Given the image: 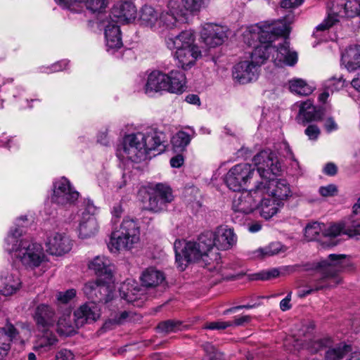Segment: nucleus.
<instances>
[{
    "instance_id": "nucleus-59",
    "label": "nucleus",
    "mask_w": 360,
    "mask_h": 360,
    "mask_svg": "<svg viewBox=\"0 0 360 360\" xmlns=\"http://www.w3.org/2000/svg\"><path fill=\"white\" fill-rule=\"evenodd\" d=\"M184 162V157L181 155H177L170 160V165L172 167L179 168Z\"/></svg>"
},
{
    "instance_id": "nucleus-48",
    "label": "nucleus",
    "mask_w": 360,
    "mask_h": 360,
    "mask_svg": "<svg viewBox=\"0 0 360 360\" xmlns=\"http://www.w3.org/2000/svg\"><path fill=\"white\" fill-rule=\"evenodd\" d=\"M158 328L161 332L166 333L176 332L180 329V323L177 321L169 320L160 323Z\"/></svg>"
},
{
    "instance_id": "nucleus-53",
    "label": "nucleus",
    "mask_w": 360,
    "mask_h": 360,
    "mask_svg": "<svg viewBox=\"0 0 360 360\" xmlns=\"http://www.w3.org/2000/svg\"><path fill=\"white\" fill-rule=\"evenodd\" d=\"M271 256L273 255L269 245L264 248H259L252 252V257L254 258H264Z\"/></svg>"
},
{
    "instance_id": "nucleus-64",
    "label": "nucleus",
    "mask_w": 360,
    "mask_h": 360,
    "mask_svg": "<svg viewBox=\"0 0 360 360\" xmlns=\"http://www.w3.org/2000/svg\"><path fill=\"white\" fill-rule=\"evenodd\" d=\"M351 85L356 91L360 92V72L351 81Z\"/></svg>"
},
{
    "instance_id": "nucleus-17",
    "label": "nucleus",
    "mask_w": 360,
    "mask_h": 360,
    "mask_svg": "<svg viewBox=\"0 0 360 360\" xmlns=\"http://www.w3.org/2000/svg\"><path fill=\"white\" fill-rule=\"evenodd\" d=\"M30 335L31 330L27 326H22L20 330L15 329L11 324L0 328V360L7 355L12 340L23 343Z\"/></svg>"
},
{
    "instance_id": "nucleus-55",
    "label": "nucleus",
    "mask_w": 360,
    "mask_h": 360,
    "mask_svg": "<svg viewBox=\"0 0 360 360\" xmlns=\"http://www.w3.org/2000/svg\"><path fill=\"white\" fill-rule=\"evenodd\" d=\"M56 360H74V354L70 350L63 349L56 354Z\"/></svg>"
},
{
    "instance_id": "nucleus-43",
    "label": "nucleus",
    "mask_w": 360,
    "mask_h": 360,
    "mask_svg": "<svg viewBox=\"0 0 360 360\" xmlns=\"http://www.w3.org/2000/svg\"><path fill=\"white\" fill-rule=\"evenodd\" d=\"M87 1L88 0H55V1L63 8L75 12L81 11Z\"/></svg>"
},
{
    "instance_id": "nucleus-62",
    "label": "nucleus",
    "mask_w": 360,
    "mask_h": 360,
    "mask_svg": "<svg viewBox=\"0 0 360 360\" xmlns=\"http://www.w3.org/2000/svg\"><path fill=\"white\" fill-rule=\"evenodd\" d=\"M323 172L330 176L335 175L337 172V167L333 163H328L324 167Z\"/></svg>"
},
{
    "instance_id": "nucleus-10",
    "label": "nucleus",
    "mask_w": 360,
    "mask_h": 360,
    "mask_svg": "<svg viewBox=\"0 0 360 360\" xmlns=\"http://www.w3.org/2000/svg\"><path fill=\"white\" fill-rule=\"evenodd\" d=\"M98 207L90 199H84L77 211L80 216L79 220L78 235L83 239L94 236L98 231L99 226L94 215Z\"/></svg>"
},
{
    "instance_id": "nucleus-9",
    "label": "nucleus",
    "mask_w": 360,
    "mask_h": 360,
    "mask_svg": "<svg viewBox=\"0 0 360 360\" xmlns=\"http://www.w3.org/2000/svg\"><path fill=\"white\" fill-rule=\"evenodd\" d=\"M252 162H254L252 160ZM255 163V162H253ZM261 180L255 164L240 163L232 167L226 173L224 181L233 191H240L248 187L252 181Z\"/></svg>"
},
{
    "instance_id": "nucleus-38",
    "label": "nucleus",
    "mask_w": 360,
    "mask_h": 360,
    "mask_svg": "<svg viewBox=\"0 0 360 360\" xmlns=\"http://www.w3.org/2000/svg\"><path fill=\"white\" fill-rule=\"evenodd\" d=\"M326 352V360H341L344 356L350 351V346L345 343H339L335 346H332V342Z\"/></svg>"
},
{
    "instance_id": "nucleus-33",
    "label": "nucleus",
    "mask_w": 360,
    "mask_h": 360,
    "mask_svg": "<svg viewBox=\"0 0 360 360\" xmlns=\"http://www.w3.org/2000/svg\"><path fill=\"white\" fill-rule=\"evenodd\" d=\"M345 228L343 222L333 224L327 227L324 225L322 244L326 247L335 246L337 244L335 238L344 231Z\"/></svg>"
},
{
    "instance_id": "nucleus-50",
    "label": "nucleus",
    "mask_w": 360,
    "mask_h": 360,
    "mask_svg": "<svg viewBox=\"0 0 360 360\" xmlns=\"http://www.w3.org/2000/svg\"><path fill=\"white\" fill-rule=\"evenodd\" d=\"M69 62L63 60L53 64L51 67L46 68V70H42L46 73H51L66 70L68 67Z\"/></svg>"
},
{
    "instance_id": "nucleus-14",
    "label": "nucleus",
    "mask_w": 360,
    "mask_h": 360,
    "mask_svg": "<svg viewBox=\"0 0 360 360\" xmlns=\"http://www.w3.org/2000/svg\"><path fill=\"white\" fill-rule=\"evenodd\" d=\"M290 27L288 32L283 34H276L274 41L271 44V54L274 63L277 66L294 65L297 61V55L296 52L292 51L289 49V42L286 38H280L279 36L286 37L290 32Z\"/></svg>"
},
{
    "instance_id": "nucleus-37",
    "label": "nucleus",
    "mask_w": 360,
    "mask_h": 360,
    "mask_svg": "<svg viewBox=\"0 0 360 360\" xmlns=\"http://www.w3.org/2000/svg\"><path fill=\"white\" fill-rule=\"evenodd\" d=\"M298 116L303 121L310 122L321 119V113L316 110L311 101H307L300 103Z\"/></svg>"
},
{
    "instance_id": "nucleus-47",
    "label": "nucleus",
    "mask_w": 360,
    "mask_h": 360,
    "mask_svg": "<svg viewBox=\"0 0 360 360\" xmlns=\"http://www.w3.org/2000/svg\"><path fill=\"white\" fill-rule=\"evenodd\" d=\"M279 274V271L277 269H271L253 274L252 276V279L262 281L270 280L278 277Z\"/></svg>"
},
{
    "instance_id": "nucleus-30",
    "label": "nucleus",
    "mask_w": 360,
    "mask_h": 360,
    "mask_svg": "<svg viewBox=\"0 0 360 360\" xmlns=\"http://www.w3.org/2000/svg\"><path fill=\"white\" fill-rule=\"evenodd\" d=\"M0 283V293L6 296L15 293L21 286L18 276L8 271L1 273Z\"/></svg>"
},
{
    "instance_id": "nucleus-25",
    "label": "nucleus",
    "mask_w": 360,
    "mask_h": 360,
    "mask_svg": "<svg viewBox=\"0 0 360 360\" xmlns=\"http://www.w3.org/2000/svg\"><path fill=\"white\" fill-rule=\"evenodd\" d=\"M136 8L131 1H119L116 3L111 10L109 19H114L115 22H131L136 17Z\"/></svg>"
},
{
    "instance_id": "nucleus-29",
    "label": "nucleus",
    "mask_w": 360,
    "mask_h": 360,
    "mask_svg": "<svg viewBox=\"0 0 360 360\" xmlns=\"http://www.w3.org/2000/svg\"><path fill=\"white\" fill-rule=\"evenodd\" d=\"M205 0H169V8L179 14L199 12Z\"/></svg>"
},
{
    "instance_id": "nucleus-12",
    "label": "nucleus",
    "mask_w": 360,
    "mask_h": 360,
    "mask_svg": "<svg viewBox=\"0 0 360 360\" xmlns=\"http://www.w3.org/2000/svg\"><path fill=\"white\" fill-rule=\"evenodd\" d=\"M349 263L346 255L330 254L327 259L319 262L316 268L323 275L324 278L330 281L327 286L334 287L341 281L337 276L338 273L347 267Z\"/></svg>"
},
{
    "instance_id": "nucleus-46",
    "label": "nucleus",
    "mask_w": 360,
    "mask_h": 360,
    "mask_svg": "<svg viewBox=\"0 0 360 360\" xmlns=\"http://www.w3.org/2000/svg\"><path fill=\"white\" fill-rule=\"evenodd\" d=\"M205 355L203 360H223V354L218 352L212 345L206 344L205 345Z\"/></svg>"
},
{
    "instance_id": "nucleus-41",
    "label": "nucleus",
    "mask_w": 360,
    "mask_h": 360,
    "mask_svg": "<svg viewBox=\"0 0 360 360\" xmlns=\"http://www.w3.org/2000/svg\"><path fill=\"white\" fill-rule=\"evenodd\" d=\"M289 88L292 92L301 96H307L312 93L313 89L302 79H293L289 82Z\"/></svg>"
},
{
    "instance_id": "nucleus-1",
    "label": "nucleus",
    "mask_w": 360,
    "mask_h": 360,
    "mask_svg": "<svg viewBox=\"0 0 360 360\" xmlns=\"http://www.w3.org/2000/svg\"><path fill=\"white\" fill-rule=\"evenodd\" d=\"M253 161L261 178L259 187L263 193L257 210L262 218L270 219L280 212L292 192L285 180L275 179L281 172V165L276 153L262 150L253 157Z\"/></svg>"
},
{
    "instance_id": "nucleus-52",
    "label": "nucleus",
    "mask_w": 360,
    "mask_h": 360,
    "mask_svg": "<svg viewBox=\"0 0 360 360\" xmlns=\"http://www.w3.org/2000/svg\"><path fill=\"white\" fill-rule=\"evenodd\" d=\"M319 193L323 197H330L337 194L338 189L336 186L333 184H329L326 186H321L319 188Z\"/></svg>"
},
{
    "instance_id": "nucleus-3",
    "label": "nucleus",
    "mask_w": 360,
    "mask_h": 360,
    "mask_svg": "<svg viewBox=\"0 0 360 360\" xmlns=\"http://www.w3.org/2000/svg\"><path fill=\"white\" fill-rule=\"evenodd\" d=\"M165 141L163 132L155 128H148L126 135L122 146L117 149V155L123 160L139 162L145 160L152 151L158 150Z\"/></svg>"
},
{
    "instance_id": "nucleus-27",
    "label": "nucleus",
    "mask_w": 360,
    "mask_h": 360,
    "mask_svg": "<svg viewBox=\"0 0 360 360\" xmlns=\"http://www.w3.org/2000/svg\"><path fill=\"white\" fill-rule=\"evenodd\" d=\"M54 309L46 304H40L36 308L33 318L37 328L41 330H49L56 323Z\"/></svg>"
},
{
    "instance_id": "nucleus-26",
    "label": "nucleus",
    "mask_w": 360,
    "mask_h": 360,
    "mask_svg": "<svg viewBox=\"0 0 360 360\" xmlns=\"http://www.w3.org/2000/svg\"><path fill=\"white\" fill-rule=\"evenodd\" d=\"M165 73L160 70L152 71L148 74L143 90L148 96L166 92Z\"/></svg>"
},
{
    "instance_id": "nucleus-4",
    "label": "nucleus",
    "mask_w": 360,
    "mask_h": 360,
    "mask_svg": "<svg viewBox=\"0 0 360 360\" xmlns=\"http://www.w3.org/2000/svg\"><path fill=\"white\" fill-rule=\"evenodd\" d=\"M210 234L202 233L195 241L176 240L174 248L176 255V262L178 268L184 271L188 264L198 262L207 266L211 271L219 272L221 266L218 262V255L213 254L207 243H210Z\"/></svg>"
},
{
    "instance_id": "nucleus-6",
    "label": "nucleus",
    "mask_w": 360,
    "mask_h": 360,
    "mask_svg": "<svg viewBox=\"0 0 360 360\" xmlns=\"http://www.w3.org/2000/svg\"><path fill=\"white\" fill-rule=\"evenodd\" d=\"M165 44L172 52L177 67L183 70L191 69L202 58V49L196 41L193 30H185L176 35L169 34L165 38Z\"/></svg>"
},
{
    "instance_id": "nucleus-57",
    "label": "nucleus",
    "mask_w": 360,
    "mask_h": 360,
    "mask_svg": "<svg viewBox=\"0 0 360 360\" xmlns=\"http://www.w3.org/2000/svg\"><path fill=\"white\" fill-rule=\"evenodd\" d=\"M304 0H282L281 6L283 8H293L300 6Z\"/></svg>"
},
{
    "instance_id": "nucleus-49",
    "label": "nucleus",
    "mask_w": 360,
    "mask_h": 360,
    "mask_svg": "<svg viewBox=\"0 0 360 360\" xmlns=\"http://www.w3.org/2000/svg\"><path fill=\"white\" fill-rule=\"evenodd\" d=\"M56 296L60 303L66 304L76 296V290L75 289H69L64 292H58Z\"/></svg>"
},
{
    "instance_id": "nucleus-7",
    "label": "nucleus",
    "mask_w": 360,
    "mask_h": 360,
    "mask_svg": "<svg viewBox=\"0 0 360 360\" xmlns=\"http://www.w3.org/2000/svg\"><path fill=\"white\" fill-rule=\"evenodd\" d=\"M140 240L139 223L127 217L124 218L120 227L111 233L108 247L111 252L131 250L139 245Z\"/></svg>"
},
{
    "instance_id": "nucleus-40",
    "label": "nucleus",
    "mask_w": 360,
    "mask_h": 360,
    "mask_svg": "<svg viewBox=\"0 0 360 360\" xmlns=\"http://www.w3.org/2000/svg\"><path fill=\"white\" fill-rule=\"evenodd\" d=\"M324 224L319 222L309 224L304 230V236L308 240H320L322 243Z\"/></svg>"
},
{
    "instance_id": "nucleus-42",
    "label": "nucleus",
    "mask_w": 360,
    "mask_h": 360,
    "mask_svg": "<svg viewBox=\"0 0 360 360\" xmlns=\"http://www.w3.org/2000/svg\"><path fill=\"white\" fill-rule=\"evenodd\" d=\"M346 86V81L342 75L333 77L326 82L325 86L330 92L338 91Z\"/></svg>"
},
{
    "instance_id": "nucleus-58",
    "label": "nucleus",
    "mask_w": 360,
    "mask_h": 360,
    "mask_svg": "<svg viewBox=\"0 0 360 360\" xmlns=\"http://www.w3.org/2000/svg\"><path fill=\"white\" fill-rule=\"evenodd\" d=\"M291 296H292V292H290L288 294V295L281 301L280 309L283 311H285L291 308V307H292V305L290 304Z\"/></svg>"
},
{
    "instance_id": "nucleus-61",
    "label": "nucleus",
    "mask_w": 360,
    "mask_h": 360,
    "mask_svg": "<svg viewBox=\"0 0 360 360\" xmlns=\"http://www.w3.org/2000/svg\"><path fill=\"white\" fill-rule=\"evenodd\" d=\"M185 101L190 104L195 105H200V100L198 95L196 94H188L186 97Z\"/></svg>"
},
{
    "instance_id": "nucleus-44",
    "label": "nucleus",
    "mask_w": 360,
    "mask_h": 360,
    "mask_svg": "<svg viewBox=\"0 0 360 360\" xmlns=\"http://www.w3.org/2000/svg\"><path fill=\"white\" fill-rule=\"evenodd\" d=\"M108 4V0H88L84 6L93 13H101L105 10Z\"/></svg>"
},
{
    "instance_id": "nucleus-28",
    "label": "nucleus",
    "mask_w": 360,
    "mask_h": 360,
    "mask_svg": "<svg viewBox=\"0 0 360 360\" xmlns=\"http://www.w3.org/2000/svg\"><path fill=\"white\" fill-rule=\"evenodd\" d=\"M166 92L181 94L186 89V77L180 70L174 69L165 73Z\"/></svg>"
},
{
    "instance_id": "nucleus-2",
    "label": "nucleus",
    "mask_w": 360,
    "mask_h": 360,
    "mask_svg": "<svg viewBox=\"0 0 360 360\" xmlns=\"http://www.w3.org/2000/svg\"><path fill=\"white\" fill-rule=\"evenodd\" d=\"M295 20L292 13L283 19L273 22H262L246 27L243 32L245 43L255 46L250 60L260 67L271 53V44L276 34H283L290 30V24Z\"/></svg>"
},
{
    "instance_id": "nucleus-31",
    "label": "nucleus",
    "mask_w": 360,
    "mask_h": 360,
    "mask_svg": "<svg viewBox=\"0 0 360 360\" xmlns=\"http://www.w3.org/2000/svg\"><path fill=\"white\" fill-rule=\"evenodd\" d=\"M159 15L152 6L146 5L140 11L139 21L142 26L156 30L159 28Z\"/></svg>"
},
{
    "instance_id": "nucleus-8",
    "label": "nucleus",
    "mask_w": 360,
    "mask_h": 360,
    "mask_svg": "<svg viewBox=\"0 0 360 360\" xmlns=\"http://www.w3.org/2000/svg\"><path fill=\"white\" fill-rule=\"evenodd\" d=\"M74 316L75 320L72 321L70 311L60 316L56 323V330L60 335H72L79 327L96 321L100 316V309L94 303H86L75 311Z\"/></svg>"
},
{
    "instance_id": "nucleus-63",
    "label": "nucleus",
    "mask_w": 360,
    "mask_h": 360,
    "mask_svg": "<svg viewBox=\"0 0 360 360\" xmlns=\"http://www.w3.org/2000/svg\"><path fill=\"white\" fill-rule=\"evenodd\" d=\"M325 128L328 132H331L338 129V125L332 118H328L325 122Z\"/></svg>"
},
{
    "instance_id": "nucleus-13",
    "label": "nucleus",
    "mask_w": 360,
    "mask_h": 360,
    "mask_svg": "<svg viewBox=\"0 0 360 360\" xmlns=\"http://www.w3.org/2000/svg\"><path fill=\"white\" fill-rule=\"evenodd\" d=\"M52 190L51 201L63 207L75 205L80 196L70 181L65 176L53 181Z\"/></svg>"
},
{
    "instance_id": "nucleus-51",
    "label": "nucleus",
    "mask_w": 360,
    "mask_h": 360,
    "mask_svg": "<svg viewBox=\"0 0 360 360\" xmlns=\"http://www.w3.org/2000/svg\"><path fill=\"white\" fill-rule=\"evenodd\" d=\"M232 321H214L207 323L205 326V329L210 330H219V329H225L227 327L232 326Z\"/></svg>"
},
{
    "instance_id": "nucleus-5",
    "label": "nucleus",
    "mask_w": 360,
    "mask_h": 360,
    "mask_svg": "<svg viewBox=\"0 0 360 360\" xmlns=\"http://www.w3.org/2000/svg\"><path fill=\"white\" fill-rule=\"evenodd\" d=\"M21 229L9 231L4 240V250L11 257L27 269H34L46 261V254L42 245L30 240L20 238Z\"/></svg>"
},
{
    "instance_id": "nucleus-20",
    "label": "nucleus",
    "mask_w": 360,
    "mask_h": 360,
    "mask_svg": "<svg viewBox=\"0 0 360 360\" xmlns=\"http://www.w3.org/2000/svg\"><path fill=\"white\" fill-rule=\"evenodd\" d=\"M259 67L250 60L238 63L233 68V80L240 84L252 82L258 78Z\"/></svg>"
},
{
    "instance_id": "nucleus-56",
    "label": "nucleus",
    "mask_w": 360,
    "mask_h": 360,
    "mask_svg": "<svg viewBox=\"0 0 360 360\" xmlns=\"http://www.w3.org/2000/svg\"><path fill=\"white\" fill-rule=\"evenodd\" d=\"M124 212V209L121 202L115 203L111 208V214L113 219H119Z\"/></svg>"
},
{
    "instance_id": "nucleus-45",
    "label": "nucleus",
    "mask_w": 360,
    "mask_h": 360,
    "mask_svg": "<svg viewBox=\"0 0 360 360\" xmlns=\"http://www.w3.org/2000/svg\"><path fill=\"white\" fill-rule=\"evenodd\" d=\"M330 342V338H319L309 342L306 347L311 352H316L323 347L326 348Z\"/></svg>"
},
{
    "instance_id": "nucleus-34",
    "label": "nucleus",
    "mask_w": 360,
    "mask_h": 360,
    "mask_svg": "<svg viewBox=\"0 0 360 360\" xmlns=\"http://www.w3.org/2000/svg\"><path fill=\"white\" fill-rule=\"evenodd\" d=\"M167 12H163L159 15V27L161 25L165 26L167 29L172 30L179 26L181 21H184L186 14H179L169 8V1L167 4Z\"/></svg>"
},
{
    "instance_id": "nucleus-35",
    "label": "nucleus",
    "mask_w": 360,
    "mask_h": 360,
    "mask_svg": "<svg viewBox=\"0 0 360 360\" xmlns=\"http://www.w3.org/2000/svg\"><path fill=\"white\" fill-rule=\"evenodd\" d=\"M44 335L39 336L34 343L33 349L39 353L48 352L58 342L56 336L49 330H41Z\"/></svg>"
},
{
    "instance_id": "nucleus-32",
    "label": "nucleus",
    "mask_w": 360,
    "mask_h": 360,
    "mask_svg": "<svg viewBox=\"0 0 360 360\" xmlns=\"http://www.w3.org/2000/svg\"><path fill=\"white\" fill-rule=\"evenodd\" d=\"M342 63L352 72L360 68V46H349L342 55Z\"/></svg>"
},
{
    "instance_id": "nucleus-16",
    "label": "nucleus",
    "mask_w": 360,
    "mask_h": 360,
    "mask_svg": "<svg viewBox=\"0 0 360 360\" xmlns=\"http://www.w3.org/2000/svg\"><path fill=\"white\" fill-rule=\"evenodd\" d=\"M45 245L50 255L63 256L70 252L73 240L65 231L53 230L48 234Z\"/></svg>"
},
{
    "instance_id": "nucleus-54",
    "label": "nucleus",
    "mask_w": 360,
    "mask_h": 360,
    "mask_svg": "<svg viewBox=\"0 0 360 360\" xmlns=\"http://www.w3.org/2000/svg\"><path fill=\"white\" fill-rule=\"evenodd\" d=\"M305 134L310 140H316L320 134V129L317 126L311 124L305 129Z\"/></svg>"
},
{
    "instance_id": "nucleus-21",
    "label": "nucleus",
    "mask_w": 360,
    "mask_h": 360,
    "mask_svg": "<svg viewBox=\"0 0 360 360\" xmlns=\"http://www.w3.org/2000/svg\"><path fill=\"white\" fill-rule=\"evenodd\" d=\"M89 268L97 276L100 282L114 283L115 266L105 256H97L89 263Z\"/></svg>"
},
{
    "instance_id": "nucleus-19",
    "label": "nucleus",
    "mask_w": 360,
    "mask_h": 360,
    "mask_svg": "<svg viewBox=\"0 0 360 360\" xmlns=\"http://www.w3.org/2000/svg\"><path fill=\"white\" fill-rule=\"evenodd\" d=\"M114 283H106L105 282H100L98 278L96 281H89L86 283L83 288L84 293L89 299L94 301L91 303H94L98 305L96 302H108L113 297ZM98 307V306H97Z\"/></svg>"
},
{
    "instance_id": "nucleus-36",
    "label": "nucleus",
    "mask_w": 360,
    "mask_h": 360,
    "mask_svg": "<svg viewBox=\"0 0 360 360\" xmlns=\"http://www.w3.org/2000/svg\"><path fill=\"white\" fill-rule=\"evenodd\" d=\"M165 280L164 274L160 270L150 267L143 271L141 281L146 287H156L161 284Z\"/></svg>"
},
{
    "instance_id": "nucleus-22",
    "label": "nucleus",
    "mask_w": 360,
    "mask_h": 360,
    "mask_svg": "<svg viewBox=\"0 0 360 360\" xmlns=\"http://www.w3.org/2000/svg\"><path fill=\"white\" fill-rule=\"evenodd\" d=\"M120 295L122 299L136 307H141L146 300L145 290L133 279H127L121 284Z\"/></svg>"
},
{
    "instance_id": "nucleus-15",
    "label": "nucleus",
    "mask_w": 360,
    "mask_h": 360,
    "mask_svg": "<svg viewBox=\"0 0 360 360\" xmlns=\"http://www.w3.org/2000/svg\"><path fill=\"white\" fill-rule=\"evenodd\" d=\"M174 199L172 188L164 184H157L149 193L148 201L144 203V209L153 212L165 210L167 205Z\"/></svg>"
},
{
    "instance_id": "nucleus-39",
    "label": "nucleus",
    "mask_w": 360,
    "mask_h": 360,
    "mask_svg": "<svg viewBox=\"0 0 360 360\" xmlns=\"http://www.w3.org/2000/svg\"><path fill=\"white\" fill-rule=\"evenodd\" d=\"M192 137L184 131H179L171 139L172 146L176 151H183L190 143Z\"/></svg>"
},
{
    "instance_id": "nucleus-23",
    "label": "nucleus",
    "mask_w": 360,
    "mask_h": 360,
    "mask_svg": "<svg viewBox=\"0 0 360 360\" xmlns=\"http://www.w3.org/2000/svg\"><path fill=\"white\" fill-rule=\"evenodd\" d=\"M227 29L225 27L206 23L202 25L200 31V37L202 41L210 47L221 45L227 37Z\"/></svg>"
},
{
    "instance_id": "nucleus-60",
    "label": "nucleus",
    "mask_w": 360,
    "mask_h": 360,
    "mask_svg": "<svg viewBox=\"0 0 360 360\" xmlns=\"http://www.w3.org/2000/svg\"><path fill=\"white\" fill-rule=\"evenodd\" d=\"M272 255L278 254L283 250V245L279 242H274L269 245Z\"/></svg>"
},
{
    "instance_id": "nucleus-11",
    "label": "nucleus",
    "mask_w": 360,
    "mask_h": 360,
    "mask_svg": "<svg viewBox=\"0 0 360 360\" xmlns=\"http://www.w3.org/2000/svg\"><path fill=\"white\" fill-rule=\"evenodd\" d=\"M259 186V180H256L252 188L236 194L232 202L233 211L245 215L257 210L259 198L263 193Z\"/></svg>"
},
{
    "instance_id": "nucleus-18",
    "label": "nucleus",
    "mask_w": 360,
    "mask_h": 360,
    "mask_svg": "<svg viewBox=\"0 0 360 360\" xmlns=\"http://www.w3.org/2000/svg\"><path fill=\"white\" fill-rule=\"evenodd\" d=\"M208 233L211 235L210 238V243H207L211 250H212L214 246L218 250H227L232 248L236 244L237 236L233 229L227 226H220L214 231H207L204 232V234Z\"/></svg>"
},
{
    "instance_id": "nucleus-24",
    "label": "nucleus",
    "mask_w": 360,
    "mask_h": 360,
    "mask_svg": "<svg viewBox=\"0 0 360 360\" xmlns=\"http://www.w3.org/2000/svg\"><path fill=\"white\" fill-rule=\"evenodd\" d=\"M103 26L107 51L112 53L122 46L120 25L111 18L104 20Z\"/></svg>"
}]
</instances>
